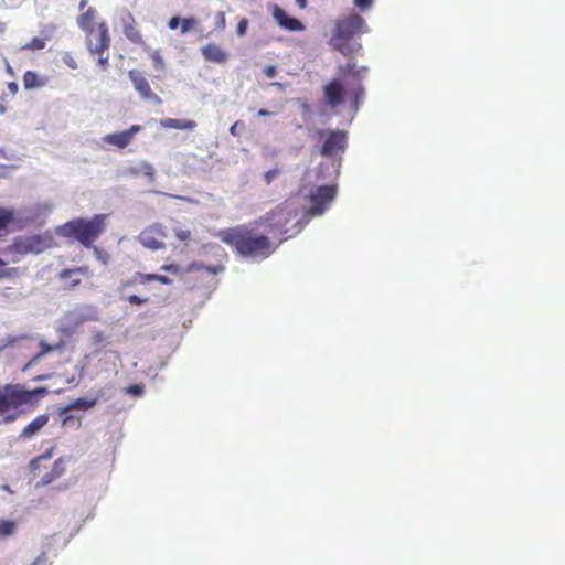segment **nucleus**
I'll return each mask as SVG.
<instances>
[{"instance_id": "1", "label": "nucleus", "mask_w": 565, "mask_h": 565, "mask_svg": "<svg viewBox=\"0 0 565 565\" xmlns=\"http://www.w3.org/2000/svg\"><path fill=\"white\" fill-rule=\"evenodd\" d=\"M365 66L358 67L354 62H348L338 67V76L330 79L322 87L324 103L331 108H337L345 100L355 110L364 99L362 79L366 73Z\"/></svg>"}, {"instance_id": "2", "label": "nucleus", "mask_w": 565, "mask_h": 565, "mask_svg": "<svg viewBox=\"0 0 565 565\" xmlns=\"http://www.w3.org/2000/svg\"><path fill=\"white\" fill-rule=\"evenodd\" d=\"M86 0L79 3V14L76 18L78 28L85 33L86 46L90 55L97 61V65L102 70L109 66V46L110 35L107 23L99 20L98 12L95 8H85Z\"/></svg>"}, {"instance_id": "3", "label": "nucleus", "mask_w": 565, "mask_h": 565, "mask_svg": "<svg viewBox=\"0 0 565 565\" xmlns=\"http://www.w3.org/2000/svg\"><path fill=\"white\" fill-rule=\"evenodd\" d=\"M217 236L224 244L233 247L237 254L244 257L265 259L277 248V245H274L267 235L258 234L247 225L222 230Z\"/></svg>"}, {"instance_id": "4", "label": "nucleus", "mask_w": 565, "mask_h": 565, "mask_svg": "<svg viewBox=\"0 0 565 565\" xmlns=\"http://www.w3.org/2000/svg\"><path fill=\"white\" fill-rule=\"evenodd\" d=\"M367 31L369 28L361 15L356 13L345 15L337 20L330 44L344 56L356 55L362 50V44L353 39Z\"/></svg>"}, {"instance_id": "5", "label": "nucleus", "mask_w": 565, "mask_h": 565, "mask_svg": "<svg viewBox=\"0 0 565 565\" xmlns=\"http://www.w3.org/2000/svg\"><path fill=\"white\" fill-rule=\"evenodd\" d=\"M45 388L24 390L20 385H0V415L18 409L25 404H33L45 394Z\"/></svg>"}, {"instance_id": "6", "label": "nucleus", "mask_w": 565, "mask_h": 565, "mask_svg": "<svg viewBox=\"0 0 565 565\" xmlns=\"http://www.w3.org/2000/svg\"><path fill=\"white\" fill-rule=\"evenodd\" d=\"M53 245V237L49 233L30 236H18L13 243L3 249V254L10 256V260L17 263L22 256L38 255Z\"/></svg>"}, {"instance_id": "7", "label": "nucleus", "mask_w": 565, "mask_h": 565, "mask_svg": "<svg viewBox=\"0 0 565 565\" xmlns=\"http://www.w3.org/2000/svg\"><path fill=\"white\" fill-rule=\"evenodd\" d=\"M106 214H96L92 218L73 220V238L77 239L85 247H92L94 242L106 228Z\"/></svg>"}, {"instance_id": "8", "label": "nucleus", "mask_w": 565, "mask_h": 565, "mask_svg": "<svg viewBox=\"0 0 565 565\" xmlns=\"http://www.w3.org/2000/svg\"><path fill=\"white\" fill-rule=\"evenodd\" d=\"M317 137L322 141L320 153L323 157H333L343 153L347 148L348 136L344 130L319 129Z\"/></svg>"}, {"instance_id": "9", "label": "nucleus", "mask_w": 565, "mask_h": 565, "mask_svg": "<svg viewBox=\"0 0 565 565\" xmlns=\"http://www.w3.org/2000/svg\"><path fill=\"white\" fill-rule=\"evenodd\" d=\"M38 210L39 206H30L20 210L0 207V231L10 224L17 225L20 228L26 226L36 220L39 215Z\"/></svg>"}, {"instance_id": "10", "label": "nucleus", "mask_w": 565, "mask_h": 565, "mask_svg": "<svg viewBox=\"0 0 565 565\" xmlns=\"http://www.w3.org/2000/svg\"><path fill=\"white\" fill-rule=\"evenodd\" d=\"M337 195L335 185H322L313 189L309 194L310 207L307 212L310 216L323 214Z\"/></svg>"}, {"instance_id": "11", "label": "nucleus", "mask_w": 565, "mask_h": 565, "mask_svg": "<svg viewBox=\"0 0 565 565\" xmlns=\"http://www.w3.org/2000/svg\"><path fill=\"white\" fill-rule=\"evenodd\" d=\"M295 217L292 212L285 206H277L273 209L270 212L266 213L264 216L259 217L254 222L255 225H266L273 230L278 231L280 234H286L288 232L287 225Z\"/></svg>"}, {"instance_id": "12", "label": "nucleus", "mask_w": 565, "mask_h": 565, "mask_svg": "<svg viewBox=\"0 0 565 565\" xmlns=\"http://www.w3.org/2000/svg\"><path fill=\"white\" fill-rule=\"evenodd\" d=\"M120 24L122 32L129 42L141 47L147 46L143 35L138 28V23L130 11L124 10L120 13Z\"/></svg>"}, {"instance_id": "13", "label": "nucleus", "mask_w": 565, "mask_h": 565, "mask_svg": "<svg viewBox=\"0 0 565 565\" xmlns=\"http://www.w3.org/2000/svg\"><path fill=\"white\" fill-rule=\"evenodd\" d=\"M128 76L132 82L134 88L139 93L141 98L146 100H153L158 105L162 103V99L152 92L148 79L140 71L130 70L128 72Z\"/></svg>"}, {"instance_id": "14", "label": "nucleus", "mask_w": 565, "mask_h": 565, "mask_svg": "<svg viewBox=\"0 0 565 565\" xmlns=\"http://www.w3.org/2000/svg\"><path fill=\"white\" fill-rule=\"evenodd\" d=\"M141 129L142 127L140 125H132L127 130L106 135L103 140L107 145L114 146L118 149H125L131 143L136 134L140 132Z\"/></svg>"}, {"instance_id": "15", "label": "nucleus", "mask_w": 565, "mask_h": 565, "mask_svg": "<svg viewBox=\"0 0 565 565\" xmlns=\"http://www.w3.org/2000/svg\"><path fill=\"white\" fill-rule=\"evenodd\" d=\"M274 18L277 23L288 31H302L305 25L296 18L289 17L285 10L279 7H276L274 10Z\"/></svg>"}, {"instance_id": "16", "label": "nucleus", "mask_w": 565, "mask_h": 565, "mask_svg": "<svg viewBox=\"0 0 565 565\" xmlns=\"http://www.w3.org/2000/svg\"><path fill=\"white\" fill-rule=\"evenodd\" d=\"M201 53L205 61L222 64L227 60V53L215 43H207L201 49Z\"/></svg>"}, {"instance_id": "17", "label": "nucleus", "mask_w": 565, "mask_h": 565, "mask_svg": "<svg viewBox=\"0 0 565 565\" xmlns=\"http://www.w3.org/2000/svg\"><path fill=\"white\" fill-rule=\"evenodd\" d=\"M53 26H46L41 31L40 36L33 38L30 42L21 46V50L39 51L46 46V42L52 39Z\"/></svg>"}, {"instance_id": "18", "label": "nucleus", "mask_w": 565, "mask_h": 565, "mask_svg": "<svg viewBox=\"0 0 565 565\" xmlns=\"http://www.w3.org/2000/svg\"><path fill=\"white\" fill-rule=\"evenodd\" d=\"M160 124L163 128L178 130H193L196 127V122L192 119L164 118Z\"/></svg>"}, {"instance_id": "19", "label": "nucleus", "mask_w": 565, "mask_h": 565, "mask_svg": "<svg viewBox=\"0 0 565 565\" xmlns=\"http://www.w3.org/2000/svg\"><path fill=\"white\" fill-rule=\"evenodd\" d=\"M154 230L148 228L140 233L139 239L142 243L143 246L152 249L158 250L164 246L163 242L157 237H154Z\"/></svg>"}, {"instance_id": "20", "label": "nucleus", "mask_w": 565, "mask_h": 565, "mask_svg": "<svg viewBox=\"0 0 565 565\" xmlns=\"http://www.w3.org/2000/svg\"><path fill=\"white\" fill-rule=\"evenodd\" d=\"M49 417L46 415H40L35 419H33L29 425L24 427L21 433V438H31L33 437L41 428H43L47 424Z\"/></svg>"}, {"instance_id": "21", "label": "nucleus", "mask_w": 565, "mask_h": 565, "mask_svg": "<svg viewBox=\"0 0 565 565\" xmlns=\"http://www.w3.org/2000/svg\"><path fill=\"white\" fill-rule=\"evenodd\" d=\"M129 171L132 175L142 174L149 182H153L156 179V169L147 161H141L138 166L131 167Z\"/></svg>"}, {"instance_id": "22", "label": "nucleus", "mask_w": 565, "mask_h": 565, "mask_svg": "<svg viewBox=\"0 0 565 565\" xmlns=\"http://www.w3.org/2000/svg\"><path fill=\"white\" fill-rule=\"evenodd\" d=\"M45 83H46L45 79L39 78L36 73H34L32 71L25 72V74L23 76V84H24L25 89L40 88V87L44 86Z\"/></svg>"}, {"instance_id": "23", "label": "nucleus", "mask_w": 565, "mask_h": 565, "mask_svg": "<svg viewBox=\"0 0 565 565\" xmlns=\"http://www.w3.org/2000/svg\"><path fill=\"white\" fill-rule=\"evenodd\" d=\"M154 274H141L137 273L132 279L126 281L124 286H134L135 284L146 285L150 281H154Z\"/></svg>"}, {"instance_id": "24", "label": "nucleus", "mask_w": 565, "mask_h": 565, "mask_svg": "<svg viewBox=\"0 0 565 565\" xmlns=\"http://www.w3.org/2000/svg\"><path fill=\"white\" fill-rule=\"evenodd\" d=\"M97 398L79 397L73 401V409H89L95 406Z\"/></svg>"}, {"instance_id": "25", "label": "nucleus", "mask_w": 565, "mask_h": 565, "mask_svg": "<svg viewBox=\"0 0 565 565\" xmlns=\"http://www.w3.org/2000/svg\"><path fill=\"white\" fill-rule=\"evenodd\" d=\"M41 348H42L41 352H39L36 355L33 356V359L26 364L25 369L31 367L32 365L36 364L42 359V356H44L46 353L58 349V345L51 347L49 344H45L44 342H41Z\"/></svg>"}, {"instance_id": "26", "label": "nucleus", "mask_w": 565, "mask_h": 565, "mask_svg": "<svg viewBox=\"0 0 565 565\" xmlns=\"http://www.w3.org/2000/svg\"><path fill=\"white\" fill-rule=\"evenodd\" d=\"M66 468H67V460L60 458L54 462V466L50 473L52 475V477L54 479H57L66 471Z\"/></svg>"}, {"instance_id": "27", "label": "nucleus", "mask_w": 565, "mask_h": 565, "mask_svg": "<svg viewBox=\"0 0 565 565\" xmlns=\"http://www.w3.org/2000/svg\"><path fill=\"white\" fill-rule=\"evenodd\" d=\"M51 457H52V450L45 451L44 454H42V455H40V456L35 457L34 459H32V460L30 461V465H29L30 470H31V471H35V470H38V469H39V467H40V463H41L42 461H44V460H49Z\"/></svg>"}, {"instance_id": "28", "label": "nucleus", "mask_w": 565, "mask_h": 565, "mask_svg": "<svg viewBox=\"0 0 565 565\" xmlns=\"http://www.w3.org/2000/svg\"><path fill=\"white\" fill-rule=\"evenodd\" d=\"M15 530V523L12 521H2L0 523V536H9Z\"/></svg>"}, {"instance_id": "29", "label": "nucleus", "mask_w": 565, "mask_h": 565, "mask_svg": "<svg viewBox=\"0 0 565 565\" xmlns=\"http://www.w3.org/2000/svg\"><path fill=\"white\" fill-rule=\"evenodd\" d=\"M181 33L182 34H185L188 33L189 31H191L192 29L195 28L196 25V20L191 17V18H184V19H181Z\"/></svg>"}, {"instance_id": "30", "label": "nucleus", "mask_w": 565, "mask_h": 565, "mask_svg": "<svg viewBox=\"0 0 565 565\" xmlns=\"http://www.w3.org/2000/svg\"><path fill=\"white\" fill-rule=\"evenodd\" d=\"M150 57L156 70L162 71L164 68V61L158 50L151 52Z\"/></svg>"}, {"instance_id": "31", "label": "nucleus", "mask_w": 565, "mask_h": 565, "mask_svg": "<svg viewBox=\"0 0 565 565\" xmlns=\"http://www.w3.org/2000/svg\"><path fill=\"white\" fill-rule=\"evenodd\" d=\"M200 269H205L212 274H216L218 271V268H216V267L203 266L202 264H198V263H192L188 267V271L200 270Z\"/></svg>"}, {"instance_id": "32", "label": "nucleus", "mask_w": 565, "mask_h": 565, "mask_svg": "<svg viewBox=\"0 0 565 565\" xmlns=\"http://www.w3.org/2000/svg\"><path fill=\"white\" fill-rule=\"evenodd\" d=\"M215 26L217 30L223 31L226 26V18L224 12H217L215 15Z\"/></svg>"}, {"instance_id": "33", "label": "nucleus", "mask_w": 565, "mask_h": 565, "mask_svg": "<svg viewBox=\"0 0 565 565\" xmlns=\"http://www.w3.org/2000/svg\"><path fill=\"white\" fill-rule=\"evenodd\" d=\"M127 301L130 303V305H135V306H142L145 303H147L149 301V298H141L137 295H130L127 297Z\"/></svg>"}, {"instance_id": "34", "label": "nucleus", "mask_w": 565, "mask_h": 565, "mask_svg": "<svg viewBox=\"0 0 565 565\" xmlns=\"http://www.w3.org/2000/svg\"><path fill=\"white\" fill-rule=\"evenodd\" d=\"M280 173V170L279 169H271V170H268L265 174H264V180L266 182V184H270L273 182V180Z\"/></svg>"}, {"instance_id": "35", "label": "nucleus", "mask_w": 565, "mask_h": 565, "mask_svg": "<svg viewBox=\"0 0 565 565\" xmlns=\"http://www.w3.org/2000/svg\"><path fill=\"white\" fill-rule=\"evenodd\" d=\"M247 26H248V20L247 19H242L238 24H237V29H236V32L239 36H243L245 35L246 31H247Z\"/></svg>"}, {"instance_id": "36", "label": "nucleus", "mask_w": 565, "mask_h": 565, "mask_svg": "<svg viewBox=\"0 0 565 565\" xmlns=\"http://www.w3.org/2000/svg\"><path fill=\"white\" fill-rule=\"evenodd\" d=\"M175 234V237L179 239V241H186L191 237V232L189 230H175L174 232Z\"/></svg>"}, {"instance_id": "37", "label": "nucleus", "mask_w": 565, "mask_h": 565, "mask_svg": "<svg viewBox=\"0 0 565 565\" xmlns=\"http://www.w3.org/2000/svg\"><path fill=\"white\" fill-rule=\"evenodd\" d=\"M373 0H354V4L361 10L365 11L371 8Z\"/></svg>"}, {"instance_id": "38", "label": "nucleus", "mask_w": 565, "mask_h": 565, "mask_svg": "<svg viewBox=\"0 0 565 565\" xmlns=\"http://www.w3.org/2000/svg\"><path fill=\"white\" fill-rule=\"evenodd\" d=\"M55 479L49 472L42 477V479L35 484L36 488L44 487L53 482Z\"/></svg>"}, {"instance_id": "39", "label": "nucleus", "mask_w": 565, "mask_h": 565, "mask_svg": "<svg viewBox=\"0 0 565 565\" xmlns=\"http://www.w3.org/2000/svg\"><path fill=\"white\" fill-rule=\"evenodd\" d=\"M92 247L94 249V253H95L96 257L98 259H100L103 263H106L107 258H108L107 254L104 250H102L100 248H98V247H96L94 245Z\"/></svg>"}, {"instance_id": "40", "label": "nucleus", "mask_w": 565, "mask_h": 565, "mask_svg": "<svg viewBox=\"0 0 565 565\" xmlns=\"http://www.w3.org/2000/svg\"><path fill=\"white\" fill-rule=\"evenodd\" d=\"M264 74L268 77V78H274L277 74V68L276 66L274 65H267L265 68H264Z\"/></svg>"}, {"instance_id": "41", "label": "nucleus", "mask_w": 565, "mask_h": 565, "mask_svg": "<svg viewBox=\"0 0 565 565\" xmlns=\"http://www.w3.org/2000/svg\"><path fill=\"white\" fill-rule=\"evenodd\" d=\"M181 24V19L179 17H172L169 21H168V28L170 30H175L179 28V25Z\"/></svg>"}, {"instance_id": "42", "label": "nucleus", "mask_w": 565, "mask_h": 565, "mask_svg": "<svg viewBox=\"0 0 565 565\" xmlns=\"http://www.w3.org/2000/svg\"><path fill=\"white\" fill-rule=\"evenodd\" d=\"M15 340L17 339L14 337H8V338L1 340L0 341V351L9 345H12L15 342Z\"/></svg>"}, {"instance_id": "43", "label": "nucleus", "mask_w": 565, "mask_h": 565, "mask_svg": "<svg viewBox=\"0 0 565 565\" xmlns=\"http://www.w3.org/2000/svg\"><path fill=\"white\" fill-rule=\"evenodd\" d=\"M143 388L140 385L134 384L128 387V392L134 395H140L142 393Z\"/></svg>"}, {"instance_id": "44", "label": "nucleus", "mask_w": 565, "mask_h": 565, "mask_svg": "<svg viewBox=\"0 0 565 565\" xmlns=\"http://www.w3.org/2000/svg\"><path fill=\"white\" fill-rule=\"evenodd\" d=\"M14 169V167H8V166H3V164H0V179L2 178H7L9 175V171Z\"/></svg>"}, {"instance_id": "45", "label": "nucleus", "mask_w": 565, "mask_h": 565, "mask_svg": "<svg viewBox=\"0 0 565 565\" xmlns=\"http://www.w3.org/2000/svg\"><path fill=\"white\" fill-rule=\"evenodd\" d=\"M154 281H159L160 284L168 285L171 282V280L163 275L154 274Z\"/></svg>"}, {"instance_id": "46", "label": "nucleus", "mask_w": 565, "mask_h": 565, "mask_svg": "<svg viewBox=\"0 0 565 565\" xmlns=\"http://www.w3.org/2000/svg\"><path fill=\"white\" fill-rule=\"evenodd\" d=\"M68 412H71V405H66L62 409V414L64 415V417H63V423L64 424H66L71 419V415H68Z\"/></svg>"}, {"instance_id": "47", "label": "nucleus", "mask_w": 565, "mask_h": 565, "mask_svg": "<svg viewBox=\"0 0 565 565\" xmlns=\"http://www.w3.org/2000/svg\"><path fill=\"white\" fill-rule=\"evenodd\" d=\"M64 236L71 235V222L65 223L60 230Z\"/></svg>"}, {"instance_id": "48", "label": "nucleus", "mask_w": 565, "mask_h": 565, "mask_svg": "<svg viewBox=\"0 0 565 565\" xmlns=\"http://www.w3.org/2000/svg\"><path fill=\"white\" fill-rule=\"evenodd\" d=\"M8 89L10 90L11 94L15 95L19 90V86L15 82H10L8 84Z\"/></svg>"}, {"instance_id": "49", "label": "nucleus", "mask_w": 565, "mask_h": 565, "mask_svg": "<svg viewBox=\"0 0 565 565\" xmlns=\"http://www.w3.org/2000/svg\"><path fill=\"white\" fill-rule=\"evenodd\" d=\"M46 564V557L45 555L39 556L32 565H45Z\"/></svg>"}, {"instance_id": "50", "label": "nucleus", "mask_w": 565, "mask_h": 565, "mask_svg": "<svg viewBox=\"0 0 565 565\" xmlns=\"http://www.w3.org/2000/svg\"><path fill=\"white\" fill-rule=\"evenodd\" d=\"M15 419H17V414H9V415H6L3 422L11 423V422H14Z\"/></svg>"}, {"instance_id": "51", "label": "nucleus", "mask_w": 565, "mask_h": 565, "mask_svg": "<svg viewBox=\"0 0 565 565\" xmlns=\"http://www.w3.org/2000/svg\"><path fill=\"white\" fill-rule=\"evenodd\" d=\"M72 273L75 274V273H84V274H88L89 273V269L88 267H83V268H73L72 269Z\"/></svg>"}, {"instance_id": "52", "label": "nucleus", "mask_w": 565, "mask_h": 565, "mask_svg": "<svg viewBox=\"0 0 565 565\" xmlns=\"http://www.w3.org/2000/svg\"><path fill=\"white\" fill-rule=\"evenodd\" d=\"M257 115H258L259 117H266V116L271 115V113H270V111H268V110H266V109H259V110H258V113H257Z\"/></svg>"}, {"instance_id": "53", "label": "nucleus", "mask_w": 565, "mask_h": 565, "mask_svg": "<svg viewBox=\"0 0 565 565\" xmlns=\"http://www.w3.org/2000/svg\"><path fill=\"white\" fill-rule=\"evenodd\" d=\"M296 3L300 9H305L307 7V0H296Z\"/></svg>"}, {"instance_id": "54", "label": "nucleus", "mask_w": 565, "mask_h": 565, "mask_svg": "<svg viewBox=\"0 0 565 565\" xmlns=\"http://www.w3.org/2000/svg\"><path fill=\"white\" fill-rule=\"evenodd\" d=\"M237 126H238V121H236L234 125H232V127L230 128L231 135H233V136L237 135V132H236Z\"/></svg>"}, {"instance_id": "55", "label": "nucleus", "mask_w": 565, "mask_h": 565, "mask_svg": "<svg viewBox=\"0 0 565 565\" xmlns=\"http://www.w3.org/2000/svg\"><path fill=\"white\" fill-rule=\"evenodd\" d=\"M6 70L8 72V74H10V75L14 74L13 68L11 67V65L8 62H7V65H6Z\"/></svg>"}, {"instance_id": "56", "label": "nucleus", "mask_w": 565, "mask_h": 565, "mask_svg": "<svg viewBox=\"0 0 565 565\" xmlns=\"http://www.w3.org/2000/svg\"><path fill=\"white\" fill-rule=\"evenodd\" d=\"M270 85L274 86V87H277L278 89H284V85L281 83L274 82Z\"/></svg>"}, {"instance_id": "57", "label": "nucleus", "mask_w": 565, "mask_h": 565, "mask_svg": "<svg viewBox=\"0 0 565 565\" xmlns=\"http://www.w3.org/2000/svg\"><path fill=\"white\" fill-rule=\"evenodd\" d=\"M71 274V269H64L62 273H61V276L62 277H66Z\"/></svg>"}, {"instance_id": "58", "label": "nucleus", "mask_w": 565, "mask_h": 565, "mask_svg": "<svg viewBox=\"0 0 565 565\" xmlns=\"http://www.w3.org/2000/svg\"><path fill=\"white\" fill-rule=\"evenodd\" d=\"M7 111V107L3 104H0V115Z\"/></svg>"}, {"instance_id": "59", "label": "nucleus", "mask_w": 565, "mask_h": 565, "mask_svg": "<svg viewBox=\"0 0 565 565\" xmlns=\"http://www.w3.org/2000/svg\"><path fill=\"white\" fill-rule=\"evenodd\" d=\"M6 30V24L3 22H0V33H3Z\"/></svg>"}, {"instance_id": "60", "label": "nucleus", "mask_w": 565, "mask_h": 565, "mask_svg": "<svg viewBox=\"0 0 565 565\" xmlns=\"http://www.w3.org/2000/svg\"><path fill=\"white\" fill-rule=\"evenodd\" d=\"M2 489H3V490H6V491H8V492H10V493L12 492V491L10 490L9 486H7V484H6V486H3V487H2Z\"/></svg>"}, {"instance_id": "61", "label": "nucleus", "mask_w": 565, "mask_h": 565, "mask_svg": "<svg viewBox=\"0 0 565 565\" xmlns=\"http://www.w3.org/2000/svg\"><path fill=\"white\" fill-rule=\"evenodd\" d=\"M0 156H2L3 158H7L6 152L1 148H0Z\"/></svg>"}, {"instance_id": "62", "label": "nucleus", "mask_w": 565, "mask_h": 565, "mask_svg": "<svg viewBox=\"0 0 565 565\" xmlns=\"http://www.w3.org/2000/svg\"><path fill=\"white\" fill-rule=\"evenodd\" d=\"M6 265V262L0 258V267Z\"/></svg>"}, {"instance_id": "63", "label": "nucleus", "mask_w": 565, "mask_h": 565, "mask_svg": "<svg viewBox=\"0 0 565 565\" xmlns=\"http://www.w3.org/2000/svg\"><path fill=\"white\" fill-rule=\"evenodd\" d=\"M171 266H164L163 269L164 270H170Z\"/></svg>"}]
</instances>
